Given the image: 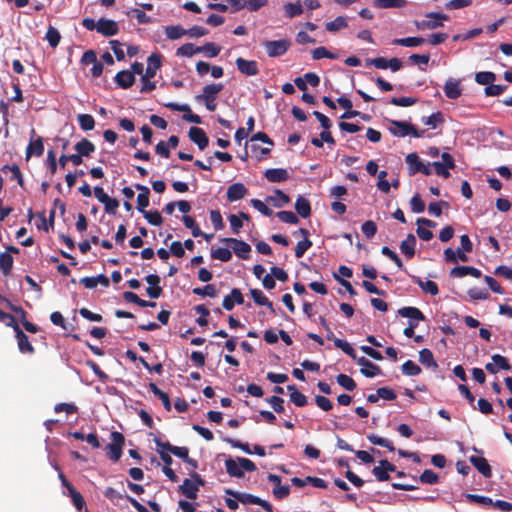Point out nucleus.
Returning a JSON list of instances; mask_svg holds the SVG:
<instances>
[{
	"instance_id": "nucleus-1",
	"label": "nucleus",
	"mask_w": 512,
	"mask_h": 512,
	"mask_svg": "<svg viewBox=\"0 0 512 512\" xmlns=\"http://www.w3.org/2000/svg\"><path fill=\"white\" fill-rule=\"evenodd\" d=\"M225 468L229 476L236 478L244 477V471L253 472L257 469L253 461L244 457H238L236 460L228 458L225 461Z\"/></svg>"
},
{
	"instance_id": "nucleus-2",
	"label": "nucleus",
	"mask_w": 512,
	"mask_h": 512,
	"mask_svg": "<svg viewBox=\"0 0 512 512\" xmlns=\"http://www.w3.org/2000/svg\"><path fill=\"white\" fill-rule=\"evenodd\" d=\"M223 87L224 86L222 83H212L206 85L203 88V93L197 95L195 99L198 102L204 103L209 111H215L217 107L215 100L217 95L222 91Z\"/></svg>"
},
{
	"instance_id": "nucleus-3",
	"label": "nucleus",
	"mask_w": 512,
	"mask_h": 512,
	"mask_svg": "<svg viewBox=\"0 0 512 512\" xmlns=\"http://www.w3.org/2000/svg\"><path fill=\"white\" fill-rule=\"evenodd\" d=\"M389 131L395 137H406L412 135L415 138H421L425 135L426 130H418L414 125L406 121L391 120Z\"/></svg>"
},
{
	"instance_id": "nucleus-4",
	"label": "nucleus",
	"mask_w": 512,
	"mask_h": 512,
	"mask_svg": "<svg viewBox=\"0 0 512 512\" xmlns=\"http://www.w3.org/2000/svg\"><path fill=\"white\" fill-rule=\"evenodd\" d=\"M424 20L414 21V25L418 30H434L443 27V22L449 20V16L440 12H429Z\"/></svg>"
},
{
	"instance_id": "nucleus-5",
	"label": "nucleus",
	"mask_w": 512,
	"mask_h": 512,
	"mask_svg": "<svg viewBox=\"0 0 512 512\" xmlns=\"http://www.w3.org/2000/svg\"><path fill=\"white\" fill-rule=\"evenodd\" d=\"M263 47L267 55L271 58L280 57L284 55L291 47L289 39L269 40L263 42Z\"/></svg>"
},
{
	"instance_id": "nucleus-6",
	"label": "nucleus",
	"mask_w": 512,
	"mask_h": 512,
	"mask_svg": "<svg viewBox=\"0 0 512 512\" xmlns=\"http://www.w3.org/2000/svg\"><path fill=\"white\" fill-rule=\"evenodd\" d=\"M112 442L106 446L108 457L117 462L122 456V448L125 442V438L122 433L113 431L111 433Z\"/></svg>"
},
{
	"instance_id": "nucleus-7",
	"label": "nucleus",
	"mask_w": 512,
	"mask_h": 512,
	"mask_svg": "<svg viewBox=\"0 0 512 512\" xmlns=\"http://www.w3.org/2000/svg\"><path fill=\"white\" fill-rule=\"evenodd\" d=\"M397 313L401 317L409 318L408 326L413 329L418 327L420 321H424L426 319L423 312L417 307L405 306L398 309Z\"/></svg>"
},
{
	"instance_id": "nucleus-8",
	"label": "nucleus",
	"mask_w": 512,
	"mask_h": 512,
	"mask_svg": "<svg viewBox=\"0 0 512 512\" xmlns=\"http://www.w3.org/2000/svg\"><path fill=\"white\" fill-rule=\"evenodd\" d=\"M222 242L231 246L233 252L243 260H247L250 257L251 246L243 240H239L236 238H223Z\"/></svg>"
},
{
	"instance_id": "nucleus-9",
	"label": "nucleus",
	"mask_w": 512,
	"mask_h": 512,
	"mask_svg": "<svg viewBox=\"0 0 512 512\" xmlns=\"http://www.w3.org/2000/svg\"><path fill=\"white\" fill-rule=\"evenodd\" d=\"M153 441L158 448L167 450L168 452L172 453L173 455L179 457L182 460H185L189 456V449L185 446H174L170 444L168 441L163 442L159 437H155Z\"/></svg>"
},
{
	"instance_id": "nucleus-10",
	"label": "nucleus",
	"mask_w": 512,
	"mask_h": 512,
	"mask_svg": "<svg viewBox=\"0 0 512 512\" xmlns=\"http://www.w3.org/2000/svg\"><path fill=\"white\" fill-rule=\"evenodd\" d=\"M35 135V129L31 130V139L26 148V159L28 160L32 155L40 157L44 153V144L43 138L38 136L37 138H33Z\"/></svg>"
},
{
	"instance_id": "nucleus-11",
	"label": "nucleus",
	"mask_w": 512,
	"mask_h": 512,
	"mask_svg": "<svg viewBox=\"0 0 512 512\" xmlns=\"http://www.w3.org/2000/svg\"><path fill=\"white\" fill-rule=\"evenodd\" d=\"M356 362L361 366L360 372L367 378H372L381 374V368L365 357L356 358Z\"/></svg>"
},
{
	"instance_id": "nucleus-12",
	"label": "nucleus",
	"mask_w": 512,
	"mask_h": 512,
	"mask_svg": "<svg viewBox=\"0 0 512 512\" xmlns=\"http://www.w3.org/2000/svg\"><path fill=\"white\" fill-rule=\"evenodd\" d=\"M118 31V24L112 19L100 18L97 22V32L105 37L114 36Z\"/></svg>"
},
{
	"instance_id": "nucleus-13",
	"label": "nucleus",
	"mask_w": 512,
	"mask_h": 512,
	"mask_svg": "<svg viewBox=\"0 0 512 512\" xmlns=\"http://www.w3.org/2000/svg\"><path fill=\"white\" fill-rule=\"evenodd\" d=\"M235 63L239 72L246 76H255L259 73L258 63L255 60H246L238 57Z\"/></svg>"
},
{
	"instance_id": "nucleus-14",
	"label": "nucleus",
	"mask_w": 512,
	"mask_h": 512,
	"mask_svg": "<svg viewBox=\"0 0 512 512\" xmlns=\"http://www.w3.org/2000/svg\"><path fill=\"white\" fill-rule=\"evenodd\" d=\"M244 303V296L240 289L233 288L229 295H226L222 302V307L227 310L231 311L234 309L235 305H241Z\"/></svg>"
},
{
	"instance_id": "nucleus-15",
	"label": "nucleus",
	"mask_w": 512,
	"mask_h": 512,
	"mask_svg": "<svg viewBox=\"0 0 512 512\" xmlns=\"http://www.w3.org/2000/svg\"><path fill=\"white\" fill-rule=\"evenodd\" d=\"M188 135L190 140L195 143L200 150L205 149L209 144V138L202 128L193 126L189 129Z\"/></svg>"
},
{
	"instance_id": "nucleus-16",
	"label": "nucleus",
	"mask_w": 512,
	"mask_h": 512,
	"mask_svg": "<svg viewBox=\"0 0 512 512\" xmlns=\"http://www.w3.org/2000/svg\"><path fill=\"white\" fill-rule=\"evenodd\" d=\"M300 234L303 237V240L299 241L295 248V257L301 258L306 253V251L312 247V241L309 239V231L305 228H300L297 232H294V235Z\"/></svg>"
},
{
	"instance_id": "nucleus-17",
	"label": "nucleus",
	"mask_w": 512,
	"mask_h": 512,
	"mask_svg": "<svg viewBox=\"0 0 512 512\" xmlns=\"http://www.w3.org/2000/svg\"><path fill=\"white\" fill-rule=\"evenodd\" d=\"M15 337L18 343V349L21 353L33 354L35 349L29 342L28 336L21 330L19 326L14 327Z\"/></svg>"
},
{
	"instance_id": "nucleus-18",
	"label": "nucleus",
	"mask_w": 512,
	"mask_h": 512,
	"mask_svg": "<svg viewBox=\"0 0 512 512\" xmlns=\"http://www.w3.org/2000/svg\"><path fill=\"white\" fill-rule=\"evenodd\" d=\"M248 193V189L245 187L243 183H234L230 185L227 189V200L230 202L238 201L244 198Z\"/></svg>"
},
{
	"instance_id": "nucleus-19",
	"label": "nucleus",
	"mask_w": 512,
	"mask_h": 512,
	"mask_svg": "<svg viewBox=\"0 0 512 512\" xmlns=\"http://www.w3.org/2000/svg\"><path fill=\"white\" fill-rule=\"evenodd\" d=\"M467 275H470L474 278H480L482 276V272L479 269L472 266H456L452 268L450 271L451 277L462 278Z\"/></svg>"
},
{
	"instance_id": "nucleus-20",
	"label": "nucleus",
	"mask_w": 512,
	"mask_h": 512,
	"mask_svg": "<svg viewBox=\"0 0 512 512\" xmlns=\"http://www.w3.org/2000/svg\"><path fill=\"white\" fill-rule=\"evenodd\" d=\"M443 89L446 97L452 100L458 99L462 95V88L460 87L459 80L448 79Z\"/></svg>"
},
{
	"instance_id": "nucleus-21",
	"label": "nucleus",
	"mask_w": 512,
	"mask_h": 512,
	"mask_svg": "<svg viewBox=\"0 0 512 512\" xmlns=\"http://www.w3.org/2000/svg\"><path fill=\"white\" fill-rule=\"evenodd\" d=\"M265 178L271 183H280L288 180L289 174L283 168L267 169L264 173Z\"/></svg>"
},
{
	"instance_id": "nucleus-22",
	"label": "nucleus",
	"mask_w": 512,
	"mask_h": 512,
	"mask_svg": "<svg viewBox=\"0 0 512 512\" xmlns=\"http://www.w3.org/2000/svg\"><path fill=\"white\" fill-rule=\"evenodd\" d=\"M198 485L191 479H184L182 485L179 486V492L186 498L195 500L198 496Z\"/></svg>"
},
{
	"instance_id": "nucleus-23",
	"label": "nucleus",
	"mask_w": 512,
	"mask_h": 512,
	"mask_svg": "<svg viewBox=\"0 0 512 512\" xmlns=\"http://www.w3.org/2000/svg\"><path fill=\"white\" fill-rule=\"evenodd\" d=\"M469 460L485 478H490L492 476V470L486 458L471 456Z\"/></svg>"
},
{
	"instance_id": "nucleus-24",
	"label": "nucleus",
	"mask_w": 512,
	"mask_h": 512,
	"mask_svg": "<svg viewBox=\"0 0 512 512\" xmlns=\"http://www.w3.org/2000/svg\"><path fill=\"white\" fill-rule=\"evenodd\" d=\"M114 80L119 87L128 89L134 84L135 76L129 70H122L116 74Z\"/></svg>"
},
{
	"instance_id": "nucleus-25",
	"label": "nucleus",
	"mask_w": 512,
	"mask_h": 512,
	"mask_svg": "<svg viewBox=\"0 0 512 512\" xmlns=\"http://www.w3.org/2000/svg\"><path fill=\"white\" fill-rule=\"evenodd\" d=\"M416 237L409 233L407 237L401 242L400 250L408 258L411 259L415 255Z\"/></svg>"
},
{
	"instance_id": "nucleus-26",
	"label": "nucleus",
	"mask_w": 512,
	"mask_h": 512,
	"mask_svg": "<svg viewBox=\"0 0 512 512\" xmlns=\"http://www.w3.org/2000/svg\"><path fill=\"white\" fill-rule=\"evenodd\" d=\"M161 55L160 54H156V53H153L151 54L148 59H147V62H148V65H147V68L145 70V74L146 75V78H154L156 73H157V70L161 67Z\"/></svg>"
},
{
	"instance_id": "nucleus-27",
	"label": "nucleus",
	"mask_w": 512,
	"mask_h": 512,
	"mask_svg": "<svg viewBox=\"0 0 512 512\" xmlns=\"http://www.w3.org/2000/svg\"><path fill=\"white\" fill-rule=\"evenodd\" d=\"M414 283H416L425 293H428L432 296H436L439 293L438 285L432 281H422L418 276H411Z\"/></svg>"
},
{
	"instance_id": "nucleus-28",
	"label": "nucleus",
	"mask_w": 512,
	"mask_h": 512,
	"mask_svg": "<svg viewBox=\"0 0 512 512\" xmlns=\"http://www.w3.org/2000/svg\"><path fill=\"white\" fill-rule=\"evenodd\" d=\"M296 212L302 218H308L311 215V205L310 202L303 196H298L295 202Z\"/></svg>"
},
{
	"instance_id": "nucleus-29",
	"label": "nucleus",
	"mask_w": 512,
	"mask_h": 512,
	"mask_svg": "<svg viewBox=\"0 0 512 512\" xmlns=\"http://www.w3.org/2000/svg\"><path fill=\"white\" fill-rule=\"evenodd\" d=\"M287 390L290 392V400L293 402L297 407H304L307 405V397L299 392L294 384L288 385Z\"/></svg>"
},
{
	"instance_id": "nucleus-30",
	"label": "nucleus",
	"mask_w": 512,
	"mask_h": 512,
	"mask_svg": "<svg viewBox=\"0 0 512 512\" xmlns=\"http://www.w3.org/2000/svg\"><path fill=\"white\" fill-rule=\"evenodd\" d=\"M149 390L156 396L158 397L161 401H162V404L165 408L166 411H171V408H172V404H171V401H170V398H169V395L162 391L155 383L151 382L149 384Z\"/></svg>"
},
{
	"instance_id": "nucleus-31",
	"label": "nucleus",
	"mask_w": 512,
	"mask_h": 512,
	"mask_svg": "<svg viewBox=\"0 0 512 512\" xmlns=\"http://www.w3.org/2000/svg\"><path fill=\"white\" fill-rule=\"evenodd\" d=\"M275 196H268L266 201L274 207L280 208L290 202V197L280 189L274 191Z\"/></svg>"
},
{
	"instance_id": "nucleus-32",
	"label": "nucleus",
	"mask_w": 512,
	"mask_h": 512,
	"mask_svg": "<svg viewBox=\"0 0 512 512\" xmlns=\"http://www.w3.org/2000/svg\"><path fill=\"white\" fill-rule=\"evenodd\" d=\"M74 149L83 157H89L96 148L90 140L83 138L78 143H76Z\"/></svg>"
},
{
	"instance_id": "nucleus-33",
	"label": "nucleus",
	"mask_w": 512,
	"mask_h": 512,
	"mask_svg": "<svg viewBox=\"0 0 512 512\" xmlns=\"http://www.w3.org/2000/svg\"><path fill=\"white\" fill-rule=\"evenodd\" d=\"M65 494L71 498V501H72L73 505L75 506V508L78 511H82V509L84 508V506L86 504L82 494L79 491H77L74 486H70L67 489V493H65Z\"/></svg>"
},
{
	"instance_id": "nucleus-34",
	"label": "nucleus",
	"mask_w": 512,
	"mask_h": 512,
	"mask_svg": "<svg viewBox=\"0 0 512 512\" xmlns=\"http://www.w3.org/2000/svg\"><path fill=\"white\" fill-rule=\"evenodd\" d=\"M14 259L8 252L0 253V271L4 276H8L13 268Z\"/></svg>"
},
{
	"instance_id": "nucleus-35",
	"label": "nucleus",
	"mask_w": 512,
	"mask_h": 512,
	"mask_svg": "<svg viewBox=\"0 0 512 512\" xmlns=\"http://www.w3.org/2000/svg\"><path fill=\"white\" fill-rule=\"evenodd\" d=\"M425 39L423 37H406V38H396L393 40L394 45H399L403 47H418L425 43Z\"/></svg>"
},
{
	"instance_id": "nucleus-36",
	"label": "nucleus",
	"mask_w": 512,
	"mask_h": 512,
	"mask_svg": "<svg viewBox=\"0 0 512 512\" xmlns=\"http://www.w3.org/2000/svg\"><path fill=\"white\" fill-rule=\"evenodd\" d=\"M421 121L423 124L431 127L432 129L437 128L445 122L444 115L442 112L437 111L428 117H422Z\"/></svg>"
},
{
	"instance_id": "nucleus-37",
	"label": "nucleus",
	"mask_w": 512,
	"mask_h": 512,
	"mask_svg": "<svg viewBox=\"0 0 512 512\" xmlns=\"http://www.w3.org/2000/svg\"><path fill=\"white\" fill-rule=\"evenodd\" d=\"M406 163L408 164L409 174L415 175L416 173H419L421 164L423 163L418 154L413 152L406 156Z\"/></svg>"
},
{
	"instance_id": "nucleus-38",
	"label": "nucleus",
	"mask_w": 512,
	"mask_h": 512,
	"mask_svg": "<svg viewBox=\"0 0 512 512\" xmlns=\"http://www.w3.org/2000/svg\"><path fill=\"white\" fill-rule=\"evenodd\" d=\"M348 27V21L344 16H338L333 21L327 22L325 28L328 32H337Z\"/></svg>"
},
{
	"instance_id": "nucleus-39",
	"label": "nucleus",
	"mask_w": 512,
	"mask_h": 512,
	"mask_svg": "<svg viewBox=\"0 0 512 512\" xmlns=\"http://www.w3.org/2000/svg\"><path fill=\"white\" fill-rule=\"evenodd\" d=\"M367 439L373 445H378V446H381V447H385L389 451H392V452L395 451V447H394L393 443L390 440H388V439H385V438L380 437V436L375 435V434L367 435Z\"/></svg>"
},
{
	"instance_id": "nucleus-40",
	"label": "nucleus",
	"mask_w": 512,
	"mask_h": 512,
	"mask_svg": "<svg viewBox=\"0 0 512 512\" xmlns=\"http://www.w3.org/2000/svg\"><path fill=\"white\" fill-rule=\"evenodd\" d=\"M284 11L286 17L291 19L300 16L303 13V8L300 1H297L296 3L289 2L284 5Z\"/></svg>"
},
{
	"instance_id": "nucleus-41",
	"label": "nucleus",
	"mask_w": 512,
	"mask_h": 512,
	"mask_svg": "<svg viewBox=\"0 0 512 512\" xmlns=\"http://www.w3.org/2000/svg\"><path fill=\"white\" fill-rule=\"evenodd\" d=\"M401 371L406 376H417L421 373V367L412 360L405 361L401 366Z\"/></svg>"
},
{
	"instance_id": "nucleus-42",
	"label": "nucleus",
	"mask_w": 512,
	"mask_h": 512,
	"mask_svg": "<svg viewBox=\"0 0 512 512\" xmlns=\"http://www.w3.org/2000/svg\"><path fill=\"white\" fill-rule=\"evenodd\" d=\"M419 361L424 365V366H427V367H438L435 359H434V356H433V353L429 350V349H422L420 352H419Z\"/></svg>"
},
{
	"instance_id": "nucleus-43",
	"label": "nucleus",
	"mask_w": 512,
	"mask_h": 512,
	"mask_svg": "<svg viewBox=\"0 0 512 512\" xmlns=\"http://www.w3.org/2000/svg\"><path fill=\"white\" fill-rule=\"evenodd\" d=\"M80 128L84 131H90L95 127V120L90 114H79L77 116Z\"/></svg>"
},
{
	"instance_id": "nucleus-44",
	"label": "nucleus",
	"mask_w": 512,
	"mask_h": 512,
	"mask_svg": "<svg viewBox=\"0 0 512 512\" xmlns=\"http://www.w3.org/2000/svg\"><path fill=\"white\" fill-rule=\"evenodd\" d=\"M165 34L167 38L176 40L186 35V29L182 28L180 25H170L165 28Z\"/></svg>"
},
{
	"instance_id": "nucleus-45",
	"label": "nucleus",
	"mask_w": 512,
	"mask_h": 512,
	"mask_svg": "<svg viewBox=\"0 0 512 512\" xmlns=\"http://www.w3.org/2000/svg\"><path fill=\"white\" fill-rule=\"evenodd\" d=\"M200 53V49L198 46H195L193 43H186L179 47L176 51L177 56L184 57H192L193 55Z\"/></svg>"
},
{
	"instance_id": "nucleus-46",
	"label": "nucleus",
	"mask_w": 512,
	"mask_h": 512,
	"mask_svg": "<svg viewBox=\"0 0 512 512\" xmlns=\"http://www.w3.org/2000/svg\"><path fill=\"white\" fill-rule=\"evenodd\" d=\"M406 0H375L374 4L378 8H402L406 5Z\"/></svg>"
},
{
	"instance_id": "nucleus-47",
	"label": "nucleus",
	"mask_w": 512,
	"mask_h": 512,
	"mask_svg": "<svg viewBox=\"0 0 512 512\" xmlns=\"http://www.w3.org/2000/svg\"><path fill=\"white\" fill-rule=\"evenodd\" d=\"M496 79V75L490 71L478 72L475 75V81L478 84L489 86Z\"/></svg>"
},
{
	"instance_id": "nucleus-48",
	"label": "nucleus",
	"mask_w": 512,
	"mask_h": 512,
	"mask_svg": "<svg viewBox=\"0 0 512 512\" xmlns=\"http://www.w3.org/2000/svg\"><path fill=\"white\" fill-rule=\"evenodd\" d=\"M336 380L341 387L348 391H353L357 387L354 379L346 374L337 375Z\"/></svg>"
},
{
	"instance_id": "nucleus-49",
	"label": "nucleus",
	"mask_w": 512,
	"mask_h": 512,
	"mask_svg": "<svg viewBox=\"0 0 512 512\" xmlns=\"http://www.w3.org/2000/svg\"><path fill=\"white\" fill-rule=\"evenodd\" d=\"M335 347L341 349L345 354L351 357L353 360H356V352L353 347L343 339H334Z\"/></svg>"
},
{
	"instance_id": "nucleus-50",
	"label": "nucleus",
	"mask_w": 512,
	"mask_h": 512,
	"mask_svg": "<svg viewBox=\"0 0 512 512\" xmlns=\"http://www.w3.org/2000/svg\"><path fill=\"white\" fill-rule=\"evenodd\" d=\"M211 257L222 262H228L232 258V253L228 248L219 247L212 250Z\"/></svg>"
},
{
	"instance_id": "nucleus-51",
	"label": "nucleus",
	"mask_w": 512,
	"mask_h": 512,
	"mask_svg": "<svg viewBox=\"0 0 512 512\" xmlns=\"http://www.w3.org/2000/svg\"><path fill=\"white\" fill-rule=\"evenodd\" d=\"M144 218L154 226H160L163 223V217L159 211H144L142 212Z\"/></svg>"
},
{
	"instance_id": "nucleus-52",
	"label": "nucleus",
	"mask_w": 512,
	"mask_h": 512,
	"mask_svg": "<svg viewBox=\"0 0 512 512\" xmlns=\"http://www.w3.org/2000/svg\"><path fill=\"white\" fill-rule=\"evenodd\" d=\"M200 53L203 52L208 57H216L221 51V47L213 42H207L203 46L199 47Z\"/></svg>"
},
{
	"instance_id": "nucleus-53",
	"label": "nucleus",
	"mask_w": 512,
	"mask_h": 512,
	"mask_svg": "<svg viewBox=\"0 0 512 512\" xmlns=\"http://www.w3.org/2000/svg\"><path fill=\"white\" fill-rule=\"evenodd\" d=\"M381 253L388 257L391 261H393L399 269L406 271V268L404 267L400 257L389 247L383 246L381 249Z\"/></svg>"
},
{
	"instance_id": "nucleus-54",
	"label": "nucleus",
	"mask_w": 512,
	"mask_h": 512,
	"mask_svg": "<svg viewBox=\"0 0 512 512\" xmlns=\"http://www.w3.org/2000/svg\"><path fill=\"white\" fill-rule=\"evenodd\" d=\"M7 170H10L12 175H11V179L12 180H16L18 182V184L23 187V184H24V181H23V175L21 173V170L20 168L13 164V165H4L3 168H2V171L3 172H6Z\"/></svg>"
},
{
	"instance_id": "nucleus-55",
	"label": "nucleus",
	"mask_w": 512,
	"mask_h": 512,
	"mask_svg": "<svg viewBox=\"0 0 512 512\" xmlns=\"http://www.w3.org/2000/svg\"><path fill=\"white\" fill-rule=\"evenodd\" d=\"M419 481L425 484H436L439 482V476L433 470L426 469L419 476Z\"/></svg>"
},
{
	"instance_id": "nucleus-56",
	"label": "nucleus",
	"mask_w": 512,
	"mask_h": 512,
	"mask_svg": "<svg viewBox=\"0 0 512 512\" xmlns=\"http://www.w3.org/2000/svg\"><path fill=\"white\" fill-rule=\"evenodd\" d=\"M183 223L187 228L191 229L193 237H200V235H202V231L193 217L184 215Z\"/></svg>"
},
{
	"instance_id": "nucleus-57",
	"label": "nucleus",
	"mask_w": 512,
	"mask_h": 512,
	"mask_svg": "<svg viewBox=\"0 0 512 512\" xmlns=\"http://www.w3.org/2000/svg\"><path fill=\"white\" fill-rule=\"evenodd\" d=\"M193 293L195 295H199V296H202V297H216L217 296V291L214 287V285L212 284H207L206 286L204 287H197V288H194L193 289Z\"/></svg>"
},
{
	"instance_id": "nucleus-58",
	"label": "nucleus",
	"mask_w": 512,
	"mask_h": 512,
	"mask_svg": "<svg viewBox=\"0 0 512 512\" xmlns=\"http://www.w3.org/2000/svg\"><path fill=\"white\" fill-rule=\"evenodd\" d=\"M46 39L49 42L50 46L55 48L58 46L60 42L61 35L56 28L50 26L46 32Z\"/></svg>"
},
{
	"instance_id": "nucleus-59",
	"label": "nucleus",
	"mask_w": 512,
	"mask_h": 512,
	"mask_svg": "<svg viewBox=\"0 0 512 512\" xmlns=\"http://www.w3.org/2000/svg\"><path fill=\"white\" fill-rule=\"evenodd\" d=\"M276 216L279 218L280 221L284 223L297 224L299 222L297 215L292 211H279L277 212Z\"/></svg>"
},
{
	"instance_id": "nucleus-60",
	"label": "nucleus",
	"mask_w": 512,
	"mask_h": 512,
	"mask_svg": "<svg viewBox=\"0 0 512 512\" xmlns=\"http://www.w3.org/2000/svg\"><path fill=\"white\" fill-rule=\"evenodd\" d=\"M417 98L414 97H392L390 103L395 106L409 107L417 103Z\"/></svg>"
},
{
	"instance_id": "nucleus-61",
	"label": "nucleus",
	"mask_w": 512,
	"mask_h": 512,
	"mask_svg": "<svg viewBox=\"0 0 512 512\" xmlns=\"http://www.w3.org/2000/svg\"><path fill=\"white\" fill-rule=\"evenodd\" d=\"M468 295L473 300H486L489 298L490 294L486 289L473 287L468 290Z\"/></svg>"
},
{
	"instance_id": "nucleus-62",
	"label": "nucleus",
	"mask_w": 512,
	"mask_h": 512,
	"mask_svg": "<svg viewBox=\"0 0 512 512\" xmlns=\"http://www.w3.org/2000/svg\"><path fill=\"white\" fill-rule=\"evenodd\" d=\"M361 231L367 238H372L377 233V225L374 221L367 220L362 224Z\"/></svg>"
},
{
	"instance_id": "nucleus-63",
	"label": "nucleus",
	"mask_w": 512,
	"mask_h": 512,
	"mask_svg": "<svg viewBox=\"0 0 512 512\" xmlns=\"http://www.w3.org/2000/svg\"><path fill=\"white\" fill-rule=\"evenodd\" d=\"M312 57L314 60H319L322 58L335 59L336 56L328 51L325 47H317L312 51Z\"/></svg>"
},
{
	"instance_id": "nucleus-64",
	"label": "nucleus",
	"mask_w": 512,
	"mask_h": 512,
	"mask_svg": "<svg viewBox=\"0 0 512 512\" xmlns=\"http://www.w3.org/2000/svg\"><path fill=\"white\" fill-rule=\"evenodd\" d=\"M411 210L414 213H421L425 210V203L419 194L414 195L410 200Z\"/></svg>"
}]
</instances>
